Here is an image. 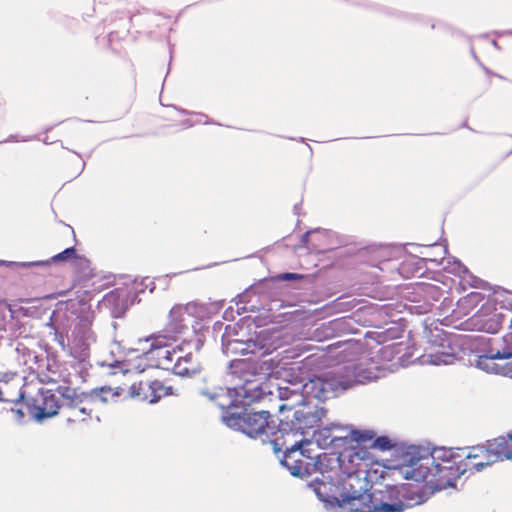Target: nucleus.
<instances>
[{"mask_svg": "<svg viewBox=\"0 0 512 512\" xmlns=\"http://www.w3.org/2000/svg\"><path fill=\"white\" fill-rule=\"evenodd\" d=\"M229 427L236 428L249 437H269L275 433V420L268 411H245L241 414L224 416Z\"/></svg>", "mask_w": 512, "mask_h": 512, "instance_id": "f03ea898", "label": "nucleus"}, {"mask_svg": "<svg viewBox=\"0 0 512 512\" xmlns=\"http://www.w3.org/2000/svg\"><path fill=\"white\" fill-rule=\"evenodd\" d=\"M303 439H295L290 443L289 450L284 451L280 462L293 476L306 477L312 472L314 466L313 458L305 455L302 450Z\"/></svg>", "mask_w": 512, "mask_h": 512, "instance_id": "39448f33", "label": "nucleus"}, {"mask_svg": "<svg viewBox=\"0 0 512 512\" xmlns=\"http://www.w3.org/2000/svg\"><path fill=\"white\" fill-rule=\"evenodd\" d=\"M301 436L300 434H298V436L296 437H287V443H292L295 439H303L302 437H299Z\"/></svg>", "mask_w": 512, "mask_h": 512, "instance_id": "c756f323", "label": "nucleus"}, {"mask_svg": "<svg viewBox=\"0 0 512 512\" xmlns=\"http://www.w3.org/2000/svg\"><path fill=\"white\" fill-rule=\"evenodd\" d=\"M129 396L139 401L156 403L162 397L172 395L173 387L166 386L163 382L146 376L134 381L128 387Z\"/></svg>", "mask_w": 512, "mask_h": 512, "instance_id": "20e7f679", "label": "nucleus"}, {"mask_svg": "<svg viewBox=\"0 0 512 512\" xmlns=\"http://www.w3.org/2000/svg\"><path fill=\"white\" fill-rule=\"evenodd\" d=\"M497 331V329H493V330H488V332H492V333H495Z\"/></svg>", "mask_w": 512, "mask_h": 512, "instance_id": "72a5a7b5", "label": "nucleus"}, {"mask_svg": "<svg viewBox=\"0 0 512 512\" xmlns=\"http://www.w3.org/2000/svg\"><path fill=\"white\" fill-rule=\"evenodd\" d=\"M93 405V399L87 396L68 398L61 406L60 415L69 428H80L91 420Z\"/></svg>", "mask_w": 512, "mask_h": 512, "instance_id": "7ed1b4c3", "label": "nucleus"}, {"mask_svg": "<svg viewBox=\"0 0 512 512\" xmlns=\"http://www.w3.org/2000/svg\"><path fill=\"white\" fill-rule=\"evenodd\" d=\"M186 307L175 305L171 308L165 328L175 335L181 334L187 327L185 325Z\"/></svg>", "mask_w": 512, "mask_h": 512, "instance_id": "2eb2a0df", "label": "nucleus"}, {"mask_svg": "<svg viewBox=\"0 0 512 512\" xmlns=\"http://www.w3.org/2000/svg\"><path fill=\"white\" fill-rule=\"evenodd\" d=\"M294 419L293 427L300 435L308 433L311 429H318L322 425L320 417L312 412L297 410L294 413Z\"/></svg>", "mask_w": 512, "mask_h": 512, "instance_id": "4468645a", "label": "nucleus"}, {"mask_svg": "<svg viewBox=\"0 0 512 512\" xmlns=\"http://www.w3.org/2000/svg\"><path fill=\"white\" fill-rule=\"evenodd\" d=\"M61 235L65 237L72 238L75 241V232L71 226H65L61 231Z\"/></svg>", "mask_w": 512, "mask_h": 512, "instance_id": "a878e982", "label": "nucleus"}, {"mask_svg": "<svg viewBox=\"0 0 512 512\" xmlns=\"http://www.w3.org/2000/svg\"><path fill=\"white\" fill-rule=\"evenodd\" d=\"M405 508L404 503L401 501L396 503H381L379 505H367L365 504L364 508L356 509L359 512H402Z\"/></svg>", "mask_w": 512, "mask_h": 512, "instance_id": "412c9836", "label": "nucleus"}, {"mask_svg": "<svg viewBox=\"0 0 512 512\" xmlns=\"http://www.w3.org/2000/svg\"><path fill=\"white\" fill-rule=\"evenodd\" d=\"M335 381L321 376L309 379L302 387V393L307 398L320 401L328 399L335 391Z\"/></svg>", "mask_w": 512, "mask_h": 512, "instance_id": "1a4fd4ad", "label": "nucleus"}, {"mask_svg": "<svg viewBox=\"0 0 512 512\" xmlns=\"http://www.w3.org/2000/svg\"><path fill=\"white\" fill-rule=\"evenodd\" d=\"M455 359L453 353L447 351H438L433 347L430 348L429 352H425L423 355L419 357V361L421 364H432V365H448L452 364Z\"/></svg>", "mask_w": 512, "mask_h": 512, "instance_id": "dca6fc26", "label": "nucleus"}, {"mask_svg": "<svg viewBox=\"0 0 512 512\" xmlns=\"http://www.w3.org/2000/svg\"><path fill=\"white\" fill-rule=\"evenodd\" d=\"M410 477L430 487L444 489L455 485L459 479V472L457 469H451V466L444 465L442 461L435 460L432 454L431 458L421 459L412 466Z\"/></svg>", "mask_w": 512, "mask_h": 512, "instance_id": "f257e3e1", "label": "nucleus"}, {"mask_svg": "<svg viewBox=\"0 0 512 512\" xmlns=\"http://www.w3.org/2000/svg\"><path fill=\"white\" fill-rule=\"evenodd\" d=\"M468 471H481L497 462L490 453L487 442L484 444L463 448Z\"/></svg>", "mask_w": 512, "mask_h": 512, "instance_id": "6e6552de", "label": "nucleus"}, {"mask_svg": "<svg viewBox=\"0 0 512 512\" xmlns=\"http://www.w3.org/2000/svg\"><path fill=\"white\" fill-rule=\"evenodd\" d=\"M126 391V388L125 387H115V391H114V394L117 395V396H121L124 394V392Z\"/></svg>", "mask_w": 512, "mask_h": 512, "instance_id": "bb28decb", "label": "nucleus"}, {"mask_svg": "<svg viewBox=\"0 0 512 512\" xmlns=\"http://www.w3.org/2000/svg\"><path fill=\"white\" fill-rule=\"evenodd\" d=\"M491 359H502L504 356L500 354V352H497L495 355L490 356Z\"/></svg>", "mask_w": 512, "mask_h": 512, "instance_id": "7c9ffc66", "label": "nucleus"}, {"mask_svg": "<svg viewBox=\"0 0 512 512\" xmlns=\"http://www.w3.org/2000/svg\"><path fill=\"white\" fill-rule=\"evenodd\" d=\"M297 277H298V275H297V274H295V273H286V274L283 276V278H284V279H287V280L295 279V278H297Z\"/></svg>", "mask_w": 512, "mask_h": 512, "instance_id": "c85d7f7f", "label": "nucleus"}, {"mask_svg": "<svg viewBox=\"0 0 512 512\" xmlns=\"http://www.w3.org/2000/svg\"><path fill=\"white\" fill-rule=\"evenodd\" d=\"M497 462L512 459V432L486 441Z\"/></svg>", "mask_w": 512, "mask_h": 512, "instance_id": "ddd939ff", "label": "nucleus"}, {"mask_svg": "<svg viewBox=\"0 0 512 512\" xmlns=\"http://www.w3.org/2000/svg\"><path fill=\"white\" fill-rule=\"evenodd\" d=\"M181 354V349L160 350L157 354L158 366H161L163 369L173 371L174 363L177 362V358H179Z\"/></svg>", "mask_w": 512, "mask_h": 512, "instance_id": "aec40b11", "label": "nucleus"}, {"mask_svg": "<svg viewBox=\"0 0 512 512\" xmlns=\"http://www.w3.org/2000/svg\"><path fill=\"white\" fill-rule=\"evenodd\" d=\"M477 295H468L467 297H464L458 302V308L459 309H466L468 307H471L474 305L476 301Z\"/></svg>", "mask_w": 512, "mask_h": 512, "instance_id": "393cba45", "label": "nucleus"}, {"mask_svg": "<svg viewBox=\"0 0 512 512\" xmlns=\"http://www.w3.org/2000/svg\"><path fill=\"white\" fill-rule=\"evenodd\" d=\"M218 405H219L222 409L229 408V407H230V405H231V401H229V403H227V404L219 403Z\"/></svg>", "mask_w": 512, "mask_h": 512, "instance_id": "2f4dec72", "label": "nucleus"}, {"mask_svg": "<svg viewBox=\"0 0 512 512\" xmlns=\"http://www.w3.org/2000/svg\"><path fill=\"white\" fill-rule=\"evenodd\" d=\"M62 404L51 390H40L28 405L29 413L36 420L41 421L60 413Z\"/></svg>", "mask_w": 512, "mask_h": 512, "instance_id": "423d86ee", "label": "nucleus"}, {"mask_svg": "<svg viewBox=\"0 0 512 512\" xmlns=\"http://www.w3.org/2000/svg\"><path fill=\"white\" fill-rule=\"evenodd\" d=\"M433 455L435 456V460L442 461L444 465L451 466L453 470L457 469L459 478L468 471L463 448L440 449L434 451Z\"/></svg>", "mask_w": 512, "mask_h": 512, "instance_id": "9b49d317", "label": "nucleus"}, {"mask_svg": "<svg viewBox=\"0 0 512 512\" xmlns=\"http://www.w3.org/2000/svg\"><path fill=\"white\" fill-rule=\"evenodd\" d=\"M147 341H151L150 349L158 350V352L176 341V335L167 331L166 328L162 332L152 334Z\"/></svg>", "mask_w": 512, "mask_h": 512, "instance_id": "a211bd4d", "label": "nucleus"}, {"mask_svg": "<svg viewBox=\"0 0 512 512\" xmlns=\"http://www.w3.org/2000/svg\"><path fill=\"white\" fill-rule=\"evenodd\" d=\"M196 372V365L192 353L179 356L174 363L173 373L179 376H190Z\"/></svg>", "mask_w": 512, "mask_h": 512, "instance_id": "f3484780", "label": "nucleus"}, {"mask_svg": "<svg viewBox=\"0 0 512 512\" xmlns=\"http://www.w3.org/2000/svg\"><path fill=\"white\" fill-rule=\"evenodd\" d=\"M349 436L353 442L356 443L355 447L370 448L373 438L376 436V432L370 429H351Z\"/></svg>", "mask_w": 512, "mask_h": 512, "instance_id": "6ab92c4d", "label": "nucleus"}, {"mask_svg": "<svg viewBox=\"0 0 512 512\" xmlns=\"http://www.w3.org/2000/svg\"><path fill=\"white\" fill-rule=\"evenodd\" d=\"M24 400L17 372L0 373V401Z\"/></svg>", "mask_w": 512, "mask_h": 512, "instance_id": "9d476101", "label": "nucleus"}, {"mask_svg": "<svg viewBox=\"0 0 512 512\" xmlns=\"http://www.w3.org/2000/svg\"><path fill=\"white\" fill-rule=\"evenodd\" d=\"M370 448H376L380 451H386V450H389L392 448V444H391L389 438L386 436H379V437L375 436L373 438Z\"/></svg>", "mask_w": 512, "mask_h": 512, "instance_id": "b1692460", "label": "nucleus"}, {"mask_svg": "<svg viewBox=\"0 0 512 512\" xmlns=\"http://www.w3.org/2000/svg\"><path fill=\"white\" fill-rule=\"evenodd\" d=\"M296 436H298V433L294 427L286 429V427L282 424L278 428L275 425V433L269 434V437L266 438L268 439L273 452L280 458V454L283 455L284 451L289 450L290 443H287V437Z\"/></svg>", "mask_w": 512, "mask_h": 512, "instance_id": "f8f14e48", "label": "nucleus"}, {"mask_svg": "<svg viewBox=\"0 0 512 512\" xmlns=\"http://www.w3.org/2000/svg\"><path fill=\"white\" fill-rule=\"evenodd\" d=\"M6 389H7L8 393H13V386L9 385V386H7Z\"/></svg>", "mask_w": 512, "mask_h": 512, "instance_id": "473e14b6", "label": "nucleus"}, {"mask_svg": "<svg viewBox=\"0 0 512 512\" xmlns=\"http://www.w3.org/2000/svg\"><path fill=\"white\" fill-rule=\"evenodd\" d=\"M77 258L76 249L71 246L52 257L53 262H67Z\"/></svg>", "mask_w": 512, "mask_h": 512, "instance_id": "5701e85b", "label": "nucleus"}, {"mask_svg": "<svg viewBox=\"0 0 512 512\" xmlns=\"http://www.w3.org/2000/svg\"><path fill=\"white\" fill-rule=\"evenodd\" d=\"M492 77H498L500 79H503V77H501L500 75H498L496 73L487 72V82H488V84L491 83V78Z\"/></svg>", "mask_w": 512, "mask_h": 512, "instance_id": "cd10ccee", "label": "nucleus"}, {"mask_svg": "<svg viewBox=\"0 0 512 512\" xmlns=\"http://www.w3.org/2000/svg\"><path fill=\"white\" fill-rule=\"evenodd\" d=\"M8 402L13 404V406L10 409L11 413L13 414V418L16 421H22L26 414L24 408H28V405H31V403H24L23 400H15Z\"/></svg>", "mask_w": 512, "mask_h": 512, "instance_id": "4be33fe9", "label": "nucleus"}, {"mask_svg": "<svg viewBox=\"0 0 512 512\" xmlns=\"http://www.w3.org/2000/svg\"><path fill=\"white\" fill-rule=\"evenodd\" d=\"M338 460L344 466L348 475L356 474L362 470V466H368L373 462V456L365 447H351L340 453Z\"/></svg>", "mask_w": 512, "mask_h": 512, "instance_id": "0eeeda50", "label": "nucleus"}]
</instances>
